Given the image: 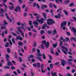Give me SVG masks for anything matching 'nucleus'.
<instances>
[{"mask_svg": "<svg viewBox=\"0 0 76 76\" xmlns=\"http://www.w3.org/2000/svg\"><path fill=\"white\" fill-rule=\"evenodd\" d=\"M39 15H38L36 17L37 21H34L33 22L34 26L36 28H37L38 26L39 25V23H39H41V24H42L44 23V21L43 20V18H42L40 20H39Z\"/></svg>", "mask_w": 76, "mask_h": 76, "instance_id": "obj_1", "label": "nucleus"}, {"mask_svg": "<svg viewBox=\"0 0 76 76\" xmlns=\"http://www.w3.org/2000/svg\"><path fill=\"white\" fill-rule=\"evenodd\" d=\"M7 25V23L6 22V20H4V23L2 24L0 23L1 29H5L6 28V26Z\"/></svg>", "mask_w": 76, "mask_h": 76, "instance_id": "obj_2", "label": "nucleus"}, {"mask_svg": "<svg viewBox=\"0 0 76 76\" xmlns=\"http://www.w3.org/2000/svg\"><path fill=\"white\" fill-rule=\"evenodd\" d=\"M61 48L62 49V51H63L64 54H67V52L68 50V49L66 48V47H64V46H62Z\"/></svg>", "mask_w": 76, "mask_h": 76, "instance_id": "obj_3", "label": "nucleus"}, {"mask_svg": "<svg viewBox=\"0 0 76 76\" xmlns=\"http://www.w3.org/2000/svg\"><path fill=\"white\" fill-rule=\"evenodd\" d=\"M47 24L49 25H53V23H54V21L51 19H49L47 20Z\"/></svg>", "mask_w": 76, "mask_h": 76, "instance_id": "obj_4", "label": "nucleus"}, {"mask_svg": "<svg viewBox=\"0 0 76 76\" xmlns=\"http://www.w3.org/2000/svg\"><path fill=\"white\" fill-rule=\"evenodd\" d=\"M66 24L67 22L66 21H63L61 23V28H62L64 30H65V29H66V27H65V26H64L66 25Z\"/></svg>", "mask_w": 76, "mask_h": 76, "instance_id": "obj_5", "label": "nucleus"}, {"mask_svg": "<svg viewBox=\"0 0 76 76\" xmlns=\"http://www.w3.org/2000/svg\"><path fill=\"white\" fill-rule=\"evenodd\" d=\"M66 63V61L63 59H62L61 61V64L62 66H64L65 64Z\"/></svg>", "mask_w": 76, "mask_h": 76, "instance_id": "obj_6", "label": "nucleus"}, {"mask_svg": "<svg viewBox=\"0 0 76 76\" xmlns=\"http://www.w3.org/2000/svg\"><path fill=\"white\" fill-rule=\"evenodd\" d=\"M72 61H73V59H68L67 61V64H69L70 65L72 64V62H70Z\"/></svg>", "mask_w": 76, "mask_h": 76, "instance_id": "obj_7", "label": "nucleus"}, {"mask_svg": "<svg viewBox=\"0 0 76 76\" xmlns=\"http://www.w3.org/2000/svg\"><path fill=\"white\" fill-rule=\"evenodd\" d=\"M18 10L19 12H20L21 11L20 10V8L19 7H16V9L14 10V11L17 12H18Z\"/></svg>", "mask_w": 76, "mask_h": 76, "instance_id": "obj_8", "label": "nucleus"}, {"mask_svg": "<svg viewBox=\"0 0 76 76\" xmlns=\"http://www.w3.org/2000/svg\"><path fill=\"white\" fill-rule=\"evenodd\" d=\"M1 11H0V14H3V13H4L5 12H6V9H5V11L4 10H3V9H0Z\"/></svg>", "mask_w": 76, "mask_h": 76, "instance_id": "obj_9", "label": "nucleus"}, {"mask_svg": "<svg viewBox=\"0 0 76 76\" xmlns=\"http://www.w3.org/2000/svg\"><path fill=\"white\" fill-rule=\"evenodd\" d=\"M37 56H42V55L41 54V53L40 52V50L37 49Z\"/></svg>", "mask_w": 76, "mask_h": 76, "instance_id": "obj_10", "label": "nucleus"}, {"mask_svg": "<svg viewBox=\"0 0 76 76\" xmlns=\"http://www.w3.org/2000/svg\"><path fill=\"white\" fill-rule=\"evenodd\" d=\"M45 46L47 48H48V47H49V45H50V43L48 42H46V43H45Z\"/></svg>", "mask_w": 76, "mask_h": 76, "instance_id": "obj_11", "label": "nucleus"}, {"mask_svg": "<svg viewBox=\"0 0 76 76\" xmlns=\"http://www.w3.org/2000/svg\"><path fill=\"white\" fill-rule=\"evenodd\" d=\"M43 16L44 18H42L43 19V21L44 22V20H45L47 19V17H46V14L45 13H43Z\"/></svg>", "mask_w": 76, "mask_h": 76, "instance_id": "obj_12", "label": "nucleus"}, {"mask_svg": "<svg viewBox=\"0 0 76 76\" xmlns=\"http://www.w3.org/2000/svg\"><path fill=\"white\" fill-rule=\"evenodd\" d=\"M36 59H39V61H42V60L41 58V57L39 56H37L36 57Z\"/></svg>", "mask_w": 76, "mask_h": 76, "instance_id": "obj_13", "label": "nucleus"}, {"mask_svg": "<svg viewBox=\"0 0 76 76\" xmlns=\"http://www.w3.org/2000/svg\"><path fill=\"white\" fill-rule=\"evenodd\" d=\"M19 39L20 41H22L23 40V39H22V37H20V36H18L16 39L18 40Z\"/></svg>", "mask_w": 76, "mask_h": 76, "instance_id": "obj_14", "label": "nucleus"}, {"mask_svg": "<svg viewBox=\"0 0 76 76\" xmlns=\"http://www.w3.org/2000/svg\"><path fill=\"white\" fill-rule=\"evenodd\" d=\"M48 6L46 5H42V9H45V8H47Z\"/></svg>", "mask_w": 76, "mask_h": 76, "instance_id": "obj_15", "label": "nucleus"}, {"mask_svg": "<svg viewBox=\"0 0 76 76\" xmlns=\"http://www.w3.org/2000/svg\"><path fill=\"white\" fill-rule=\"evenodd\" d=\"M51 73L52 76H57V72H56L53 73V72H51Z\"/></svg>", "mask_w": 76, "mask_h": 76, "instance_id": "obj_16", "label": "nucleus"}, {"mask_svg": "<svg viewBox=\"0 0 76 76\" xmlns=\"http://www.w3.org/2000/svg\"><path fill=\"white\" fill-rule=\"evenodd\" d=\"M7 64V66H10V65H11V66H13V64H12L11 62L9 61H8Z\"/></svg>", "mask_w": 76, "mask_h": 76, "instance_id": "obj_17", "label": "nucleus"}, {"mask_svg": "<svg viewBox=\"0 0 76 76\" xmlns=\"http://www.w3.org/2000/svg\"><path fill=\"white\" fill-rule=\"evenodd\" d=\"M61 40H62V41L64 42H65V41H66V39H64L62 37H61L60 39H59V42H60V41H61Z\"/></svg>", "mask_w": 76, "mask_h": 76, "instance_id": "obj_18", "label": "nucleus"}, {"mask_svg": "<svg viewBox=\"0 0 76 76\" xmlns=\"http://www.w3.org/2000/svg\"><path fill=\"white\" fill-rule=\"evenodd\" d=\"M22 27H21L20 26H19L18 27H17V29L18 31H19V32H20L21 31H21L20 30V29H22Z\"/></svg>", "mask_w": 76, "mask_h": 76, "instance_id": "obj_19", "label": "nucleus"}, {"mask_svg": "<svg viewBox=\"0 0 76 76\" xmlns=\"http://www.w3.org/2000/svg\"><path fill=\"white\" fill-rule=\"evenodd\" d=\"M21 27L23 30L24 31H26V30L24 28V27H23L24 26V25L23 24H21Z\"/></svg>", "mask_w": 76, "mask_h": 76, "instance_id": "obj_20", "label": "nucleus"}, {"mask_svg": "<svg viewBox=\"0 0 76 76\" xmlns=\"http://www.w3.org/2000/svg\"><path fill=\"white\" fill-rule=\"evenodd\" d=\"M61 11H60L59 13L58 14L59 19H60V17H61Z\"/></svg>", "mask_w": 76, "mask_h": 76, "instance_id": "obj_21", "label": "nucleus"}, {"mask_svg": "<svg viewBox=\"0 0 76 76\" xmlns=\"http://www.w3.org/2000/svg\"><path fill=\"white\" fill-rule=\"evenodd\" d=\"M63 11L64 13H65L66 15L67 16H68L69 14L68 13V12H67V11H66V10H64Z\"/></svg>", "mask_w": 76, "mask_h": 76, "instance_id": "obj_22", "label": "nucleus"}, {"mask_svg": "<svg viewBox=\"0 0 76 76\" xmlns=\"http://www.w3.org/2000/svg\"><path fill=\"white\" fill-rule=\"evenodd\" d=\"M53 35H54V34H57V31L56 29H54V31H53Z\"/></svg>", "mask_w": 76, "mask_h": 76, "instance_id": "obj_23", "label": "nucleus"}, {"mask_svg": "<svg viewBox=\"0 0 76 76\" xmlns=\"http://www.w3.org/2000/svg\"><path fill=\"white\" fill-rule=\"evenodd\" d=\"M18 44L19 45H20V46H22L23 45V43L21 42H18Z\"/></svg>", "mask_w": 76, "mask_h": 76, "instance_id": "obj_24", "label": "nucleus"}, {"mask_svg": "<svg viewBox=\"0 0 76 76\" xmlns=\"http://www.w3.org/2000/svg\"><path fill=\"white\" fill-rule=\"evenodd\" d=\"M64 3L65 4H68V3H70V1L69 0H67V1H64Z\"/></svg>", "mask_w": 76, "mask_h": 76, "instance_id": "obj_25", "label": "nucleus"}, {"mask_svg": "<svg viewBox=\"0 0 76 76\" xmlns=\"http://www.w3.org/2000/svg\"><path fill=\"white\" fill-rule=\"evenodd\" d=\"M53 50H54V48H50V50H51V53L53 54H54V51H53Z\"/></svg>", "mask_w": 76, "mask_h": 76, "instance_id": "obj_26", "label": "nucleus"}, {"mask_svg": "<svg viewBox=\"0 0 76 76\" xmlns=\"http://www.w3.org/2000/svg\"><path fill=\"white\" fill-rule=\"evenodd\" d=\"M5 16H6V18L8 20H9L10 19V18H9V17L8 16V14L7 13H5Z\"/></svg>", "mask_w": 76, "mask_h": 76, "instance_id": "obj_27", "label": "nucleus"}, {"mask_svg": "<svg viewBox=\"0 0 76 76\" xmlns=\"http://www.w3.org/2000/svg\"><path fill=\"white\" fill-rule=\"evenodd\" d=\"M7 51L8 53H11V51H10V48H9L7 49Z\"/></svg>", "mask_w": 76, "mask_h": 76, "instance_id": "obj_28", "label": "nucleus"}, {"mask_svg": "<svg viewBox=\"0 0 76 76\" xmlns=\"http://www.w3.org/2000/svg\"><path fill=\"white\" fill-rule=\"evenodd\" d=\"M53 46L54 48H56L57 46V43L53 44Z\"/></svg>", "mask_w": 76, "mask_h": 76, "instance_id": "obj_29", "label": "nucleus"}, {"mask_svg": "<svg viewBox=\"0 0 76 76\" xmlns=\"http://www.w3.org/2000/svg\"><path fill=\"white\" fill-rule=\"evenodd\" d=\"M70 7H72L73 6H74V3H70L69 5Z\"/></svg>", "mask_w": 76, "mask_h": 76, "instance_id": "obj_30", "label": "nucleus"}, {"mask_svg": "<svg viewBox=\"0 0 76 76\" xmlns=\"http://www.w3.org/2000/svg\"><path fill=\"white\" fill-rule=\"evenodd\" d=\"M42 55L43 56V58L44 59V60H45V59H46V58L45 57L46 56H45V54H42Z\"/></svg>", "mask_w": 76, "mask_h": 76, "instance_id": "obj_31", "label": "nucleus"}, {"mask_svg": "<svg viewBox=\"0 0 76 76\" xmlns=\"http://www.w3.org/2000/svg\"><path fill=\"white\" fill-rule=\"evenodd\" d=\"M47 42L45 40L43 41H42V45H44V44H45V43H46V42Z\"/></svg>", "mask_w": 76, "mask_h": 76, "instance_id": "obj_32", "label": "nucleus"}, {"mask_svg": "<svg viewBox=\"0 0 76 76\" xmlns=\"http://www.w3.org/2000/svg\"><path fill=\"white\" fill-rule=\"evenodd\" d=\"M50 67L51 69H53V64H51L50 65Z\"/></svg>", "mask_w": 76, "mask_h": 76, "instance_id": "obj_33", "label": "nucleus"}, {"mask_svg": "<svg viewBox=\"0 0 76 76\" xmlns=\"http://www.w3.org/2000/svg\"><path fill=\"white\" fill-rule=\"evenodd\" d=\"M2 4L5 7V8H7V6L6 5V4H5V3H2Z\"/></svg>", "mask_w": 76, "mask_h": 76, "instance_id": "obj_34", "label": "nucleus"}, {"mask_svg": "<svg viewBox=\"0 0 76 76\" xmlns=\"http://www.w3.org/2000/svg\"><path fill=\"white\" fill-rule=\"evenodd\" d=\"M6 45H5V47H8L9 46V43L8 42H6Z\"/></svg>", "mask_w": 76, "mask_h": 76, "instance_id": "obj_35", "label": "nucleus"}, {"mask_svg": "<svg viewBox=\"0 0 76 76\" xmlns=\"http://www.w3.org/2000/svg\"><path fill=\"white\" fill-rule=\"evenodd\" d=\"M9 8L10 9V10H12L14 9V7L12 6L9 7Z\"/></svg>", "mask_w": 76, "mask_h": 76, "instance_id": "obj_36", "label": "nucleus"}, {"mask_svg": "<svg viewBox=\"0 0 76 76\" xmlns=\"http://www.w3.org/2000/svg\"><path fill=\"white\" fill-rule=\"evenodd\" d=\"M44 30H42L40 31V34L41 35H43L44 34Z\"/></svg>", "mask_w": 76, "mask_h": 76, "instance_id": "obj_37", "label": "nucleus"}, {"mask_svg": "<svg viewBox=\"0 0 76 76\" xmlns=\"http://www.w3.org/2000/svg\"><path fill=\"white\" fill-rule=\"evenodd\" d=\"M37 66L38 67H40V66L41 65V64L39 63H37Z\"/></svg>", "mask_w": 76, "mask_h": 76, "instance_id": "obj_38", "label": "nucleus"}, {"mask_svg": "<svg viewBox=\"0 0 76 76\" xmlns=\"http://www.w3.org/2000/svg\"><path fill=\"white\" fill-rule=\"evenodd\" d=\"M75 10H76V9L75 8H74L71 10V11L72 12H75Z\"/></svg>", "mask_w": 76, "mask_h": 76, "instance_id": "obj_39", "label": "nucleus"}, {"mask_svg": "<svg viewBox=\"0 0 76 76\" xmlns=\"http://www.w3.org/2000/svg\"><path fill=\"white\" fill-rule=\"evenodd\" d=\"M44 64H42V65H41V68L42 69H44Z\"/></svg>", "mask_w": 76, "mask_h": 76, "instance_id": "obj_40", "label": "nucleus"}, {"mask_svg": "<svg viewBox=\"0 0 76 76\" xmlns=\"http://www.w3.org/2000/svg\"><path fill=\"white\" fill-rule=\"evenodd\" d=\"M13 73H14V74L15 75V76H18V73H17L15 71H14L13 72Z\"/></svg>", "mask_w": 76, "mask_h": 76, "instance_id": "obj_41", "label": "nucleus"}, {"mask_svg": "<svg viewBox=\"0 0 76 76\" xmlns=\"http://www.w3.org/2000/svg\"><path fill=\"white\" fill-rule=\"evenodd\" d=\"M13 35H14V36H17V34L15 33H13V32H12L11 33Z\"/></svg>", "mask_w": 76, "mask_h": 76, "instance_id": "obj_42", "label": "nucleus"}, {"mask_svg": "<svg viewBox=\"0 0 76 76\" xmlns=\"http://www.w3.org/2000/svg\"><path fill=\"white\" fill-rule=\"evenodd\" d=\"M75 72H76V70L75 69H72V73H73Z\"/></svg>", "mask_w": 76, "mask_h": 76, "instance_id": "obj_43", "label": "nucleus"}, {"mask_svg": "<svg viewBox=\"0 0 76 76\" xmlns=\"http://www.w3.org/2000/svg\"><path fill=\"white\" fill-rule=\"evenodd\" d=\"M12 41L14 44H15V40L14 39V38H12Z\"/></svg>", "mask_w": 76, "mask_h": 76, "instance_id": "obj_44", "label": "nucleus"}, {"mask_svg": "<svg viewBox=\"0 0 76 76\" xmlns=\"http://www.w3.org/2000/svg\"><path fill=\"white\" fill-rule=\"evenodd\" d=\"M17 71L18 72V73H19V74H20V73H21V72L19 70V69H17Z\"/></svg>", "mask_w": 76, "mask_h": 76, "instance_id": "obj_45", "label": "nucleus"}, {"mask_svg": "<svg viewBox=\"0 0 76 76\" xmlns=\"http://www.w3.org/2000/svg\"><path fill=\"white\" fill-rule=\"evenodd\" d=\"M48 56L50 57V59L51 60H52L53 59L52 58V57L51 56H50V55H48Z\"/></svg>", "mask_w": 76, "mask_h": 76, "instance_id": "obj_46", "label": "nucleus"}, {"mask_svg": "<svg viewBox=\"0 0 76 76\" xmlns=\"http://www.w3.org/2000/svg\"><path fill=\"white\" fill-rule=\"evenodd\" d=\"M11 69H16V68H15V67L14 66H12L11 67Z\"/></svg>", "mask_w": 76, "mask_h": 76, "instance_id": "obj_47", "label": "nucleus"}, {"mask_svg": "<svg viewBox=\"0 0 76 76\" xmlns=\"http://www.w3.org/2000/svg\"><path fill=\"white\" fill-rule=\"evenodd\" d=\"M60 64V63L57 62L55 63V66H57V65H58V64Z\"/></svg>", "mask_w": 76, "mask_h": 76, "instance_id": "obj_48", "label": "nucleus"}, {"mask_svg": "<svg viewBox=\"0 0 76 76\" xmlns=\"http://www.w3.org/2000/svg\"><path fill=\"white\" fill-rule=\"evenodd\" d=\"M36 51L35 48H33L32 49V52H35Z\"/></svg>", "mask_w": 76, "mask_h": 76, "instance_id": "obj_49", "label": "nucleus"}, {"mask_svg": "<svg viewBox=\"0 0 76 76\" xmlns=\"http://www.w3.org/2000/svg\"><path fill=\"white\" fill-rule=\"evenodd\" d=\"M24 17H26L27 16V14L26 12H25L24 13Z\"/></svg>", "mask_w": 76, "mask_h": 76, "instance_id": "obj_50", "label": "nucleus"}, {"mask_svg": "<svg viewBox=\"0 0 76 76\" xmlns=\"http://www.w3.org/2000/svg\"><path fill=\"white\" fill-rule=\"evenodd\" d=\"M34 57V55H31L29 57V58H33Z\"/></svg>", "mask_w": 76, "mask_h": 76, "instance_id": "obj_51", "label": "nucleus"}, {"mask_svg": "<svg viewBox=\"0 0 76 76\" xmlns=\"http://www.w3.org/2000/svg\"><path fill=\"white\" fill-rule=\"evenodd\" d=\"M14 57L15 58H18V57H17V54L16 53L15 54Z\"/></svg>", "mask_w": 76, "mask_h": 76, "instance_id": "obj_52", "label": "nucleus"}, {"mask_svg": "<svg viewBox=\"0 0 76 76\" xmlns=\"http://www.w3.org/2000/svg\"><path fill=\"white\" fill-rule=\"evenodd\" d=\"M4 69H9V66H4Z\"/></svg>", "mask_w": 76, "mask_h": 76, "instance_id": "obj_53", "label": "nucleus"}, {"mask_svg": "<svg viewBox=\"0 0 76 76\" xmlns=\"http://www.w3.org/2000/svg\"><path fill=\"white\" fill-rule=\"evenodd\" d=\"M33 66H34V67H37V64H33Z\"/></svg>", "mask_w": 76, "mask_h": 76, "instance_id": "obj_54", "label": "nucleus"}, {"mask_svg": "<svg viewBox=\"0 0 76 76\" xmlns=\"http://www.w3.org/2000/svg\"><path fill=\"white\" fill-rule=\"evenodd\" d=\"M2 37H4V32H2Z\"/></svg>", "mask_w": 76, "mask_h": 76, "instance_id": "obj_55", "label": "nucleus"}, {"mask_svg": "<svg viewBox=\"0 0 76 76\" xmlns=\"http://www.w3.org/2000/svg\"><path fill=\"white\" fill-rule=\"evenodd\" d=\"M61 9L59 8L58 10L57 11V12H59L60 11H61Z\"/></svg>", "mask_w": 76, "mask_h": 76, "instance_id": "obj_56", "label": "nucleus"}, {"mask_svg": "<svg viewBox=\"0 0 76 76\" xmlns=\"http://www.w3.org/2000/svg\"><path fill=\"white\" fill-rule=\"evenodd\" d=\"M20 33H21V35L22 36L24 35V33H23V32L22 31H21L20 32Z\"/></svg>", "mask_w": 76, "mask_h": 76, "instance_id": "obj_57", "label": "nucleus"}, {"mask_svg": "<svg viewBox=\"0 0 76 76\" xmlns=\"http://www.w3.org/2000/svg\"><path fill=\"white\" fill-rule=\"evenodd\" d=\"M67 40L69 41H70V39H69V38L66 37V39H65L66 41H67Z\"/></svg>", "mask_w": 76, "mask_h": 76, "instance_id": "obj_58", "label": "nucleus"}, {"mask_svg": "<svg viewBox=\"0 0 76 76\" xmlns=\"http://www.w3.org/2000/svg\"><path fill=\"white\" fill-rule=\"evenodd\" d=\"M55 54L56 56H59V54H58V52H56Z\"/></svg>", "mask_w": 76, "mask_h": 76, "instance_id": "obj_59", "label": "nucleus"}, {"mask_svg": "<svg viewBox=\"0 0 76 76\" xmlns=\"http://www.w3.org/2000/svg\"><path fill=\"white\" fill-rule=\"evenodd\" d=\"M48 33V34H51V31H47Z\"/></svg>", "mask_w": 76, "mask_h": 76, "instance_id": "obj_60", "label": "nucleus"}, {"mask_svg": "<svg viewBox=\"0 0 76 76\" xmlns=\"http://www.w3.org/2000/svg\"><path fill=\"white\" fill-rule=\"evenodd\" d=\"M19 60L20 62H22V58H19Z\"/></svg>", "mask_w": 76, "mask_h": 76, "instance_id": "obj_61", "label": "nucleus"}, {"mask_svg": "<svg viewBox=\"0 0 76 76\" xmlns=\"http://www.w3.org/2000/svg\"><path fill=\"white\" fill-rule=\"evenodd\" d=\"M10 56H9L8 55L6 54V58H9Z\"/></svg>", "mask_w": 76, "mask_h": 76, "instance_id": "obj_62", "label": "nucleus"}, {"mask_svg": "<svg viewBox=\"0 0 76 76\" xmlns=\"http://www.w3.org/2000/svg\"><path fill=\"white\" fill-rule=\"evenodd\" d=\"M31 76H34V73L32 72H31Z\"/></svg>", "mask_w": 76, "mask_h": 76, "instance_id": "obj_63", "label": "nucleus"}, {"mask_svg": "<svg viewBox=\"0 0 76 76\" xmlns=\"http://www.w3.org/2000/svg\"><path fill=\"white\" fill-rule=\"evenodd\" d=\"M5 76H11L9 74H7Z\"/></svg>", "mask_w": 76, "mask_h": 76, "instance_id": "obj_64", "label": "nucleus"}]
</instances>
